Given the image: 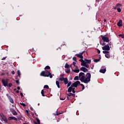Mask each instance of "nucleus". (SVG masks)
I'll use <instances>...</instances> for the list:
<instances>
[{"mask_svg":"<svg viewBox=\"0 0 124 124\" xmlns=\"http://www.w3.org/2000/svg\"><path fill=\"white\" fill-rule=\"evenodd\" d=\"M91 73H88L85 76V73L81 72L79 74L78 77L76 76L74 79L75 80H79L82 83H85V84H88L91 81Z\"/></svg>","mask_w":124,"mask_h":124,"instance_id":"nucleus-1","label":"nucleus"},{"mask_svg":"<svg viewBox=\"0 0 124 124\" xmlns=\"http://www.w3.org/2000/svg\"><path fill=\"white\" fill-rule=\"evenodd\" d=\"M91 62H92V60L85 59L84 62H82V63H81V65L82 66H85V67H86V68H89V67H90L89 63H91Z\"/></svg>","mask_w":124,"mask_h":124,"instance_id":"nucleus-2","label":"nucleus"},{"mask_svg":"<svg viewBox=\"0 0 124 124\" xmlns=\"http://www.w3.org/2000/svg\"><path fill=\"white\" fill-rule=\"evenodd\" d=\"M41 76H44V77H50V78H53V75L49 71H42L40 74Z\"/></svg>","mask_w":124,"mask_h":124,"instance_id":"nucleus-3","label":"nucleus"},{"mask_svg":"<svg viewBox=\"0 0 124 124\" xmlns=\"http://www.w3.org/2000/svg\"><path fill=\"white\" fill-rule=\"evenodd\" d=\"M9 81V79L7 78H6V79H3L2 80V82L3 83L4 87H7V86H8Z\"/></svg>","mask_w":124,"mask_h":124,"instance_id":"nucleus-4","label":"nucleus"},{"mask_svg":"<svg viewBox=\"0 0 124 124\" xmlns=\"http://www.w3.org/2000/svg\"><path fill=\"white\" fill-rule=\"evenodd\" d=\"M101 37L102 38V39L103 40V41H104V42H109V38H108V37L101 35Z\"/></svg>","mask_w":124,"mask_h":124,"instance_id":"nucleus-5","label":"nucleus"},{"mask_svg":"<svg viewBox=\"0 0 124 124\" xmlns=\"http://www.w3.org/2000/svg\"><path fill=\"white\" fill-rule=\"evenodd\" d=\"M79 84H80V81H77L75 82H74V83H73L71 86L72 87H74L75 88H77V87H78V85H79Z\"/></svg>","mask_w":124,"mask_h":124,"instance_id":"nucleus-6","label":"nucleus"},{"mask_svg":"<svg viewBox=\"0 0 124 124\" xmlns=\"http://www.w3.org/2000/svg\"><path fill=\"white\" fill-rule=\"evenodd\" d=\"M102 50L104 51H109L110 50V46L108 45H106L102 47Z\"/></svg>","mask_w":124,"mask_h":124,"instance_id":"nucleus-7","label":"nucleus"},{"mask_svg":"<svg viewBox=\"0 0 124 124\" xmlns=\"http://www.w3.org/2000/svg\"><path fill=\"white\" fill-rule=\"evenodd\" d=\"M70 67H71L72 71H73V72H75V73H79V72H80V70L79 69L73 70V68L72 67V64L70 65Z\"/></svg>","mask_w":124,"mask_h":124,"instance_id":"nucleus-8","label":"nucleus"},{"mask_svg":"<svg viewBox=\"0 0 124 124\" xmlns=\"http://www.w3.org/2000/svg\"><path fill=\"white\" fill-rule=\"evenodd\" d=\"M6 96H7L8 99L10 100L11 103H14V101H13V99L9 95V94H7Z\"/></svg>","mask_w":124,"mask_h":124,"instance_id":"nucleus-9","label":"nucleus"},{"mask_svg":"<svg viewBox=\"0 0 124 124\" xmlns=\"http://www.w3.org/2000/svg\"><path fill=\"white\" fill-rule=\"evenodd\" d=\"M10 111L14 116L17 115V112H16V111L14 110V109L11 108Z\"/></svg>","mask_w":124,"mask_h":124,"instance_id":"nucleus-10","label":"nucleus"},{"mask_svg":"<svg viewBox=\"0 0 124 124\" xmlns=\"http://www.w3.org/2000/svg\"><path fill=\"white\" fill-rule=\"evenodd\" d=\"M80 71H83V72H87L88 71V69L84 67H82L80 68Z\"/></svg>","mask_w":124,"mask_h":124,"instance_id":"nucleus-11","label":"nucleus"},{"mask_svg":"<svg viewBox=\"0 0 124 124\" xmlns=\"http://www.w3.org/2000/svg\"><path fill=\"white\" fill-rule=\"evenodd\" d=\"M9 121H11V120H14V121H17V119L15 117L11 116L8 118Z\"/></svg>","mask_w":124,"mask_h":124,"instance_id":"nucleus-12","label":"nucleus"},{"mask_svg":"<svg viewBox=\"0 0 124 124\" xmlns=\"http://www.w3.org/2000/svg\"><path fill=\"white\" fill-rule=\"evenodd\" d=\"M118 27H123V21L122 20H120L119 22L117 23Z\"/></svg>","mask_w":124,"mask_h":124,"instance_id":"nucleus-13","label":"nucleus"},{"mask_svg":"<svg viewBox=\"0 0 124 124\" xmlns=\"http://www.w3.org/2000/svg\"><path fill=\"white\" fill-rule=\"evenodd\" d=\"M83 52L80 54H76V56H77L78 58H80V59H83Z\"/></svg>","mask_w":124,"mask_h":124,"instance_id":"nucleus-14","label":"nucleus"},{"mask_svg":"<svg viewBox=\"0 0 124 124\" xmlns=\"http://www.w3.org/2000/svg\"><path fill=\"white\" fill-rule=\"evenodd\" d=\"M73 87L72 86V85H71V87H69V88L68 89V93H71V92L73 89Z\"/></svg>","mask_w":124,"mask_h":124,"instance_id":"nucleus-15","label":"nucleus"},{"mask_svg":"<svg viewBox=\"0 0 124 124\" xmlns=\"http://www.w3.org/2000/svg\"><path fill=\"white\" fill-rule=\"evenodd\" d=\"M100 72L101 73H105V72H106V69H102L100 70Z\"/></svg>","mask_w":124,"mask_h":124,"instance_id":"nucleus-16","label":"nucleus"},{"mask_svg":"<svg viewBox=\"0 0 124 124\" xmlns=\"http://www.w3.org/2000/svg\"><path fill=\"white\" fill-rule=\"evenodd\" d=\"M64 83L65 85H66L67 83H68V79H67V78H65L64 79Z\"/></svg>","mask_w":124,"mask_h":124,"instance_id":"nucleus-17","label":"nucleus"},{"mask_svg":"<svg viewBox=\"0 0 124 124\" xmlns=\"http://www.w3.org/2000/svg\"><path fill=\"white\" fill-rule=\"evenodd\" d=\"M56 84L58 88L59 89H60V82L59 81H56Z\"/></svg>","mask_w":124,"mask_h":124,"instance_id":"nucleus-18","label":"nucleus"},{"mask_svg":"<svg viewBox=\"0 0 124 124\" xmlns=\"http://www.w3.org/2000/svg\"><path fill=\"white\" fill-rule=\"evenodd\" d=\"M2 120H3V121H4L5 122V123H7V122H8V120H7V118H6L5 116H4L2 118Z\"/></svg>","mask_w":124,"mask_h":124,"instance_id":"nucleus-19","label":"nucleus"},{"mask_svg":"<svg viewBox=\"0 0 124 124\" xmlns=\"http://www.w3.org/2000/svg\"><path fill=\"white\" fill-rule=\"evenodd\" d=\"M121 7H122V4L121 3H117L116 5V7L117 8H120Z\"/></svg>","mask_w":124,"mask_h":124,"instance_id":"nucleus-20","label":"nucleus"},{"mask_svg":"<svg viewBox=\"0 0 124 124\" xmlns=\"http://www.w3.org/2000/svg\"><path fill=\"white\" fill-rule=\"evenodd\" d=\"M70 67V65H69L67 63L65 64V68H69Z\"/></svg>","mask_w":124,"mask_h":124,"instance_id":"nucleus-21","label":"nucleus"},{"mask_svg":"<svg viewBox=\"0 0 124 124\" xmlns=\"http://www.w3.org/2000/svg\"><path fill=\"white\" fill-rule=\"evenodd\" d=\"M106 58H107V59H110V54H107L105 55Z\"/></svg>","mask_w":124,"mask_h":124,"instance_id":"nucleus-22","label":"nucleus"},{"mask_svg":"<svg viewBox=\"0 0 124 124\" xmlns=\"http://www.w3.org/2000/svg\"><path fill=\"white\" fill-rule=\"evenodd\" d=\"M0 117L2 118V119L3 117H5V116H4V115L3 114V113H0Z\"/></svg>","mask_w":124,"mask_h":124,"instance_id":"nucleus-23","label":"nucleus"},{"mask_svg":"<svg viewBox=\"0 0 124 124\" xmlns=\"http://www.w3.org/2000/svg\"><path fill=\"white\" fill-rule=\"evenodd\" d=\"M103 54H109V51L108 50H105L103 51Z\"/></svg>","mask_w":124,"mask_h":124,"instance_id":"nucleus-24","label":"nucleus"},{"mask_svg":"<svg viewBox=\"0 0 124 124\" xmlns=\"http://www.w3.org/2000/svg\"><path fill=\"white\" fill-rule=\"evenodd\" d=\"M41 93L42 96H45V95L44 94V90H42L41 91Z\"/></svg>","mask_w":124,"mask_h":124,"instance_id":"nucleus-25","label":"nucleus"},{"mask_svg":"<svg viewBox=\"0 0 124 124\" xmlns=\"http://www.w3.org/2000/svg\"><path fill=\"white\" fill-rule=\"evenodd\" d=\"M66 73H67V74H68V73H70V69H68L67 70L65 71Z\"/></svg>","mask_w":124,"mask_h":124,"instance_id":"nucleus-26","label":"nucleus"},{"mask_svg":"<svg viewBox=\"0 0 124 124\" xmlns=\"http://www.w3.org/2000/svg\"><path fill=\"white\" fill-rule=\"evenodd\" d=\"M65 78H64L63 77L60 78V81H64Z\"/></svg>","mask_w":124,"mask_h":124,"instance_id":"nucleus-27","label":"nucleus"},{"mask_svg":"<svg viewBox=\"0 0 124 124\" xmlns=\"http://www.w3.org/2000/svg\"><path fill=\"white\" fill-rule=\"evenodd\" d=\"M37 122L38 123L37 124H40V121H39V119H38V118H36V119Z\"/></svg>","mask_w":124,"mask_h":124,"instance_id":"nucleus-28","label":"nucleus"},{"mask_svg":"<svg viewBox=\"0 0 124 124\" xmlns=\"http://www.w3.org/2000/svg\"><path fill=\"white\" fill-rule=\"evenodd\" d=\"M44 89H49V86L48 85H45L44 87Z\"/></svg>","mask_w":124,"mask_h":124,"instance_id":"nucleus-29","label":"nucleus"},{"mask_svg":"<svg viewBox=\"0 0 124 124\" xmlns=\"http://www.w3.org/2000/svg\"><path fill=\"white\" fill-rule=\"evenodd\" d=\"M71 85V82H69L67 84V87H70V86Z\"/></svg>","mask_w":124,"mask_h":124,"instance_id":"nucleus-30","label":"nucleus"},{"mask_svg":"<svg viewBox=\"0 0 124 124\" xmlns=\"http://www.w3.org/2000/svg\"><path fill=\"white\" fill-rule=\"evenodd\" d=\"M17 74L18 76H21V72H20V71L19 70L17 71Z\"/></svg>","mask_w":124,"mask_h":124,"instance_id":"nucleus-31","label":"nucleus"},{"mask_svg":"<svg viewBox=\"0 0 124 124\" xmlns=\"http://www.w3.org/2000/svg\"><path fill=\"white\" fill-rule=\"evenodd\" d=\"M119 36H120V37H122V38H124V35L119 34Z\"/></svg>","mask_w":124,"mask_h":124,"instance_id":"nucleus-32","label":"nucleus"},{"mask_svg":"<svg viewBox=\"0 0 124 124\" xmlns=\"http://www.w3.org/2000/svg\"><path fill=\"white\" fill-rule=\"evenodd\" d=\"M94 62H99V59H95V60H94Z\"/></svg>","mask_w":124,"mask_h":124,"instance_id":"nucleus-33","label":"nucleus"},{"mask_svg":"<svg viewBox=\"0 0 124 124\" xmlns=\"http://www.w3.org/2000/svg\"><path fill=\"white\" fill-rule=\"evenodd\" d=\"M50 66H46L45 68V69H50Z\"/></svg>","mask_w":124,"mask_h":124,"instance_id":"nucleus-34","label":"nucleus"},{"mask_svg":"<svg viewBox=\"0 0 124 124\" xmlns=\"http://www.w3.org/2000/svg\"><path fill=\"white\" fill-rule=\"evenodd\" d=\"M76 64V61H75V62H73V64H72V66L74 65V66H75Z\"/></svg>","mask_w":124,"mask_h":124,"instance_id":"nucleus-35","label":"nucleus"},{"mask_svg":"<svg viewBox=\"0 0 124 124\" xmlns=\"http://www.w3.org/2000/svg\"><path fill=\"white\" fill-rule=\"evenodd\" d=\"M117 11H118V12H121L122 11V10H121V8H117Z\"/></svg>","mask_w":124,"mask_h":124,"instance_id":"nucleus-36","label":"nucleus"},{"mask_svg":"<svg viewBox=\"0 0 124 124\" xmlns=\"http://www.w3.org/2000/svg\"><path fill=\"white\" fill-rule=\"evenodd\" d=\"M20 105H22L24 107H25V106H26V104H25L24 103H20Z\"/></svg>","mask_w":124,"mask_h":124,"instance_id":"nucleus-37","label":"nucleus"},{"mask_svg":"<svg viewBox=\"0 0 124 124\" xmlns=\"http://www.w3.org/2000/svg\"><path fill=\"white\" fill-rule=\"evenodd\" d=\"M79 62H81V63H83L84 62V60H83V59H80Z\"/></svg>","mask_w":124,"mask_h":124,"instance_id":"nucleus-38","label":"nucleus"},{"mask_svg":"<svg viewBox=\"0 0 124 124\" xmlns=\"http://www.w3.org/2000/svg\"><path fill=\"white\" fill-rule=\"evenodd\" d=\"M75 88H73V89H72V92L73 93H75Z\"/></svg>","mask_w":124,"mask_h":124,"instance_id":"nucleus-39","label":"nucleus"},{"mask_svg":"<svg viewBox=\"0 0 124 124\" xmlns=\"http://www.w3.org/2000/svg\"><path fill=\"white\" fill-rule=\"evenodd\" d=\"M73 61H74L75 62H77V61H76V60H77L76 57H73Z\"/></svg>","mask_w":124,"mask_h":124,"instance_id":"nucleus-40","label":"nucleus"},{"mask_svg":"<svg viewBox=\"0 0 124 124\" xmlns=\"http://www.w3.org/2000/svg\"><path fill=\"white\" fill-rule=\"evenodd\" d=\"M11 86H12V83H9L8 87H9V88H10V87H11Z\"/></svg>","mask_w":124,"mask_h":124,"instance_id":"nucleus-41","label":"nucleus"},{"mask_svg":"<svg viewBox=\"0 0 124 124\" xmlns=\"http://www.w3.org/2000/svg\"><path fill=\"white\" fill-rule=\"evenodd\" d=\"M68 96H71V95H73V94L72 93H70L69 94H68Z\"/></svg>","mask_w":124,"mask_h":124,"instance_id":"nucleus-42","label":"nucleus"},{"mask_svg":"<svg viewBox=\"0 0 124 124\" xmlns=\"http://www.w3.org/2000/svg\"><path fill=\"white\" fill-rule=\"evenodd\" d=\"M16 84H19V80H16Z\"/></svg>","mask_w":124,"mask_h":124,"instance_id":"nucleus-43","label":"nucleus"},{"mask_svg":"<svg viewBox=\"0 0 124 124\" xmlns=\"http://www.w3.org/2000/svg\"><path fill=\"white\" fill-rule=\"evenodd\" d=\"M97 53H98V54H100V50H97Z\"/></svg>","mask_w":124,"mask_h":124,"instance_id":"nucleus-44","label":"nucleus"},{"mask_svg":"<svg viewBox=\"0 0 124 124\" xmlns=\"http://www.w3.org/2000/svg\"><path fill=\"white\" fill-rule=\"evenodd\" d=\"M12 74H13V75L15 74V72H14V71H13L12 72Z\"/></svg>","mask_w":124,"mask_h":124,"instance_id":"nucleus-45","label":"nucleus"},{"mask_svg":"<svg viewBox=\"0 0 124 124\" xmlns=\"http://www.w3.org/2000/svg\"><path fill=\"white\" fill-rule=\"evenodd\" d=\"M5 59H6V57H4L1 60H2V61H3V60H5Z\"/></svg>","mask_w":124,"mask_h":124,"instance_id":"nucleus-46","label":"nucleus"},{"mask_svg":"<svg viewBox=\"0 0 124 124\" xmlns=\"http://www.w3.org/2000/svg\"><path fill=\"white\" fill-rule=\"evenodd\" d=\"M75 67H76V69H78V66H75Z\"/></svg>","mask_w":124,"mask_h":124,"instance_id":"nucleus-47","label":"nucleus"},{"mask_svg":"<svg viewBox=\"0 0 124 124\" xmlns=\"http://www.w3.org/2000/svg\"><path fill=\"white\" fill-rule=\"evenodd\" d=\"M20 94L21 96H22V97H23V93H20Z\"/></svg>","mask_w":124,"mask_h":124,"instance_id":"nucleus-48","label":"nucleus"},{"mask_svg":"<svg viewBox=\"0 0 124 124\" xmlns=\"http://www.w3.org/2000/svg\"><path fill=\"white\" fill-rule=\"evenodd\" d=\"M113 9H118V8L117 7H116V6H115V7H114Z\"/></svg>","mask_w":124,"mask_h":124,"instance_id":"nucleus-49","label":"nucleus"},{"mask_svg":"<svg viewBox=\"0 0 124 124\" xmlns=\"http://www.w3.org/2000/svg\"><path fill=\"white\" fill-rule=\"evenodd\" d=\"M34 123L35 124H38V122H34Z\"/></svg>","mask_w":124,"mask_h":124,"instance_id":"nucleus-50","label":"nucleus"},{"mask_svg":"<svg viewBox=\"0 0 124 124\" xmlns=\"http://www.w3.org/2000/svg\"><path fill=\"white\" fill-rule=\"evenodd\" d=\"M27 115L28 116H30V113L29 112H27Z\"/></svg>","mask_w":124,"mask_h":124,"instance_id":"nucleus-51","label":"nucleus"},{"mask_svg":"<svg viewBox=\"0 0 124 124\" xmlns=\"http://www.w3.org/2000/svg\"><path fill=\"white\" fill-rule=\"evenodd\" d=\"M60 100H64V99L62 98H60Z\"/></svg>","mask_w":124,"mask_h":124,"instance_id":"nucleus-52","label":"nucleus"},{"mask_svg":"<svg viewBox=\"0 0 124 124\" xmlns=\"http://www.w3.org/2000/svg\"><path fill=\"white\" fill-rule=\"evenodd\" d=\"M85 89V86H84L83 87H82V90H84Z\"/></svg>","mask_w":124,"mask_h":124,"instance_id":"nucleus-53","label":"nucleus"},{"mask_svg":"<svg viewBox=\"0 0 124 124\" xmlns=\"http://www.w3.org/2000/svg\"><path fill=\"white\" fill-rule=\"evenodd\" d=\"M17 90H20V87H17Z\"/></svg>","mask_w":124,"mask_h":124,"instance_id":"nucleus-54","label":"nucleus"},{"mask_svg":"<svg viewBox=\"0 0 124 124\" xmlns=\"http://www.w3.org/2000/svg\"><path fill=\"white\" fill-rule=\"evenodd\" d=\"M26 112L28 113H29V110H26Z\"/></svg>","mask_w":124,"mask_h":124,"instance_id":"nucleus-55","label":"nucleus"},{"mask_svg":"<svg viewBox=\"0 0 124 124\" xmlns=\"http://www.w3.org/2000/svg\"><path fill=\"white\" fill-rule=\"evenodd\" d=\"M16 93H19V91H16Z\"/></svg>","mask_w":124,"mask_h":124,"instance_id":"nucleus-56","label":"nucleus"},{"mask_svg":"<svg viewBox=\"0 0 124 124\" xmlns=\"http://www.w3.org/2000/svg\"><path fill=\"white\" fill-rule=\"evenodd\" d=\"M81 87H84V85L82 84H81Z\"/></svg>","mask_w":124,"mask_h":124,"instance_id":"nucleus-57","label":"nucleus"},{"mask_svg":"<svg viewBox=\"0 0 124 124\" xmlns=\"http://www.w3.org/2000/svg\"><path fill=\"white\" fill-rule=\"evenodd\" d=\"M104 22H106V19H105Z\"/></svg>","mask_w":124,"mask_h":124,"instance_id":"nucleus-58","label":"nucleus"},{"mask_svg":"<svg viewBox=\"0 0 124 124\" xmlns=\"http://www.w3.org/2000/svg\"><path fill=\"white\" fill-rule=\"evenodd\" d=\"M101 45H105V44H102Z\"/></svg>","mask_w":124,"mask_h":124,"instance_id":"nucleus-59","label":"nucleus"},{"mask_svg":"<svg viewBox=\"0 0 124 124\" xmlns=\"http://www.w3.org/2000/svg\"><path fill=\"white\" fill-rule=\"evenodd\" d=\"M60 114H61V113H57V115H60Z\"/></svg>","mask_w":124,"mask_h":124,"instance_id":"nucleus-60","label":"nucleus"},{"mask_svg":"<svg viewBox=\"0 0 124 124\" xmlns=\"http://www.w3.org/2000/svg\"><path fill=\"white\" fill-rule=\"evenodd\" d=\"M0 124H2V123H1V122H0Z\"/></svg>","mask_w":124,"mask_h":124,"instance_id":"nucleus-61","label":"nucleus"},{"mask_svg":"<svg viewBox=\"0 0 124 124\" xmlns=\"http://www.w3.org/2000/svg\"><path fill=\"white\" fill-rule=\"evenodd\" d=\"M1 89V87H0V89Z\"/></svg>","mask_w":124,"mask_h":124,"instance_id":"nucleus-62","label":"nucleus"},{"mask_svg":"<svg viewBox=\"0 0 124 124\" xmlns=\"http://www.w3.org/2000/svg\"><path fill=\"white\" fill-rule=\"evenodd\" d=\"M38 105H39V104H38Z\"/></svg>","mask_w":124,"mask_h":124,"instance_id":"nucleus-63","label":"nucleus"},{"mask_svg":"<svg viewBox=\"0 0 124 124\" xmlns=\"http://www.w3.org/2000/svg\"><path fill=\"white\" fill-rule=\"evenodd\" d=\"M92 68V69H93V68Z\"/></svg>","mask_w":124,"mask_h":124,"instance_id":"nucleus-64","label":"nucleus"}]
</instances>
